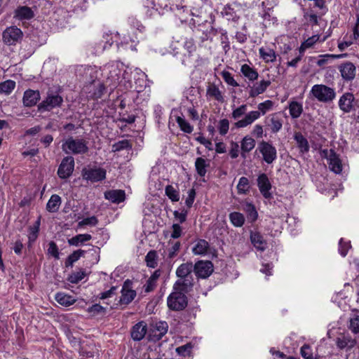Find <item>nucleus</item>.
<instances>
[{
    "label": "nucleus",
    "mask_w": 359,
    "mask_h": 359,
    "mask_svg": "<svg viewBox=\"0 0 359 359\" xmlns=\"http://www.w3.org/2000/svg\"><path fill=\"white\" fill-rule=\"evenodd\" d=\"M23 34L20 29L16 26H11L6 28L3 32V41L8 45H15L22 38Z\"/></svg>",
    "instance_id": "8"
},
{
    "label": "nucleus",
    "mask_w": 359,
    "mask_h": 359,
    "mask_svg": "<svg viewBox=\"0 0 359 359\" xmlns=\"http://www.w3.org/2000/svg\"><path fill=\"white\" fill-rule=\"evenodd\" d=\"M241 72L245 77L251 81H254L258 79L259 74L257 71L247 64H244L241 66Z\"/></svg>",
    "instance_id": "33"
},
{
    "label": "nucleus",
    "mask_w": 359,
    "mask_h": 359,
    "mask_svg": "<svg viewBox=\"0 0 359 359\" xmlns=\"http://www.w3.org/2000/svg\"><path fill=\"white\" fill-rule=\"evenodd\" d=\"M344 55H333V54H325L319 56V59L316 62V64L319 67H323L326 65L328 62L329 58H341Z\"/></svg>",
    "instance_id": "55"
},
{
    "label": "nucleus",
    "mask_w": 359,
    "mask_h": 359,
    "mask_svg": "<svg viewBox=\"0 0 359 359\" xmlns=\"http://www.w3.org/2000/svg\"><path fill=\"white\" fill-rule=\"evenodd\" d=\"M168 325L165 321H159L155 323L151 330L152 338L158 341L168 332Z\"/></svg>",
    "instance_id": "21"
},
{
    "label": "nucleus",
    "mask_w": 359,
    "mask_h": 359,
    "mask_svg": "<svg viewBox=\"0 0 359 359\" xmlns=\"http://www.w3.org/2000/svg\"><path fill=\"white\" fill-rule=\"evenodd\" d=\"M310 93L318 101L323 103L332 102L336 97L335 90L324 84L313 86Z\"/></svg>",
    "instance_id": "2"
},
{
    "label": "nucleus",
    "mask_w": 359,
    "mask_h": 359,
    "mask_svg": "<svg viewBox=\"0 0 359 359\" xmlns=\"http://www.w3.org/2000/svg\"><path fill=\"white\" fill-rule=\"evenodd\" d=\"M81 175L84 180L97 182L106 178V170L102 168H85L82 170Z\"/></svg>",
    "instance_id": "7"
},
{
    "label": "nucleus",
    "mask_w": 359,
    "mask_h": 359,
    "mask_svg": "<svg viewBox=\"0 0 359 359\" xmlns=\"http://www.w3.org/2000/svg\"><path fill=\"white\" fill-rule=\"evenodd\" d=\"M132 144L128 140H123L112 145V151L116 152L123 149H131Z\"/></svg>",
    "instance_id": "52"
},
{
    "label": "nucleus",
    "mask_w": 359,
    "mask_h": 359,
    "mask_svg": "<svg viewBox=\"0 0 359 359\" xmlns=\"http://www.w3.org/2000/svg\"><path fill=\"white\" fill-rule=\"evenodd\" d=\"M260 57L266 62H273L276 60L275 51L270 48L261 47L259 49Z\"/></svg>",
    "instance_id": "30"
},
{
    "label": "nucleus",
    "mask_w": 359,
    "mask_h": 359,
    "mask_svg": "<svg viewBox=\"0 0 359 359\" xmlns=\"http://www.w3.org/2000/svg\"><path fill=\"white\" fill-rule=\"evenodd\" d=\"M223 15L226 17L228 20L237 21L240 16L237 14L234 8L232 6H226L222 12Z\"/></svg>",
    "instance_id": "50"
},
{
    "label": "nucleus",
    "mask_w": 359,
    "mask_h": 359,
    "mask_svg": "<svg viewBox=\"0 0 359 359\" xmlns=\"http://www.w3.org/2000/svg\"><path fill=\"white\" fill-rule=\"evenodd\" d=\"M250 182L247 177H241L237 184L238 194H247L250 191Z\"/></svg>",
    "instance_id": "45"
},
{
    "label": "nucleus",
    "mask_w": 359,
    "mask_h": 359,
    "mask_svg": "<svg viewBox=\"0 0 359 359\" xmlns=\"http://www.w3.org/2000/svg\"><path fill=\"white\" fill-rule=\"evenodd\" d=\"M289 111L292 118H297L303 112L302 104L297 101H292L289 104Z\"/></svg>",
    "instance_id": "38"
},
{
    "label": "nucleus",
    "mask_w": 359,
    "mask_h": 359,
    "mask_svg": "<svg viewBox=\"0 0 359 359\" xmlns=\"http://www.w3.org/2000/svg\"><path fill=\"white\" fill-rule=\"evenodd\" d=\"M86 276V272L83 269L73 272L69 275L68 280L72 283H78Z\"/></svg>",
    "instance_id": "54"
},
{
    "label": "nucleus",
    "mask_w": 359,
    "mask_h": 359,
    "mask_svg": "<svg viewBox=\"0 0 359 359\" xmlns=\"http://www.w3.org/2000/svg\"><path fill=\"white\" fill-rule=\"evenodd\" d=\"M104 197L114 203H120L125 201L126 194L121 189L110 190L104 193Z\"/></svg>",
    "instance_id": "24"
},
{
    "label": "nucleus",
    "mask_w": 359,
    "mask_h": 359,
    "mask_svg": "<svg viewBox=\"0 0 359 359\" xmlns=\"http://www.w3.org/2000/svg\"><path fill=\"white\" fill-rule=\"evenodd\" d=\"M106 91V88L104 83H99L95 88L93 92H89L88 97L93 100H97L101 98Z\"/></svg>",
    "instance_id": "48"
},
{
    "label": "nucleus",
    "mask_w": 359,
    "mask_h": 359,
    "mask_svg": "<svg viewBox=\"0 0 359 359\" xmlns=\"http://www.w3.org/2000/svg\"><path fill=\"white\" fill-rule=\"evenodd\" d=\"M62 203V198L57 194L50 196L46 204V210L49 212H56Z\"/></svg>",
    "instance_id": "29"
},
{
    "label": "nucleus",
    "mask_w": 359,
    "mask_h": 359,
    "mask_svg": "<svg viewBox=\"0 0 359 359\" xmlns=\"http://www.w3.org/2000/svg\"><path fill=\"white\" fill-rule=\"evenodd\" d=\"M63 102V98L57 93L48 91L47 96L39 105V111H49L54 108L61 107Z\"/></svg>",
    "instance_id": "4"
},
{
    "label": "nucleus",
    "mask_w": 359,
    "mask_h": 359,
    "mask_svg": "<svg viewBox=\"0 0 359 359\" xmlns=\"http://www.w3.org/2000/svg\"><path fill=\"white\" fill-rule=\"evenodd\" d=\"M273 102L271 100H266L258 104V111L260 112V115H264L268 111H269L273 107Z\"/></svg>",
    "instance_id": "57"
},
{
    "label": "nucleus",
    "mask_w": 359,
    "mask_h": 359,
    "mask_svg": "<svg viewBox=\"0 0 359 359\" xmlns=\"http://www.w3.org/2000/svg\"><path fill=\"white\" fill-rule=\"evenodd\" d=\"M16 83L14 81L8 79L0 83V94L10 95L15 89Z\"/></svg>",
    "instance_id": "41"
},
{
    "label": "nucleus",
    "mask_w": 359,
    "mask_h": 359,
    "mask_svg": "<svg viewBox=\"0 0 359 359\" xmlns=\"http://www.w3.org/2000/svg\"><path fill=\"white\" fill-rule=\"evenodd\" d=\"M87 144L83 139L69 137L62 141V149L67 154H84L88 151Z\"/></svg>",
    "instance_id": "1"
},
{
    "label": "nucleus",
    "mask_w": 359,
    "mask_h": 359,
    "mask_svg": "<svg viewBox=\"0 0 359 359\" xmlns=\"http://www.w3.org/2000/svg\"><path fill=\"white\" fill-rule=\"evenodd\" d=\"M229 219L236 227H241L245 223L244 215L238 212H233L229 214Z\"/></svg>",
    "instance_id": "43"
},
{
    "label": "nucleus",
    "mask_w": 359,
    "mask_h": 359,
    "mask_svg": "<svg viewBox=\"0 0 359 359\" xmlns=\"http://www.w3.org/2000/svg\"><path fill=\"white\" fill-rule=\"evenodd\" d=\"M194 271L198 278H207L213 272V264L210 261H198L194 265Z\"/></svg>",
    "instance_id": "10"
},
{
    "label": "nucleus",
    "mask_w": 359,
    "mask_h": 359,
    "mask_svg": "<svg viewBox=\"0 0 359 359\" xmlns=\"http://www.w3.org/2000/svg\"><path fill=\"white\" fill-rule=\"evenodd\" d=\"M255 147V140L247 135L245 136L241 142V156L245 158V154L252 151Z\"/></svg>",
    "instance_id": "28"
},
{
    "label": "nucleus",
    "mask_w": 359,
    "mask_h": 359,
    "mask_svg": "<svg viewBox=\"0 0 359 359\" xmlns=\"http://www.w3.org/2000/svg\"><path fill=\"white\" fill-rule=\"evenodd\" d=\"M184 48L189 53V56L193 55L196 50V46L194 40L191 38L187 39L184 41Z\"/></svg>",
    "instance_id": "58"
},
{
    "label": "nucleus",
    "mask_w": 359,
    "mask_h": 359,
    "mask_svg": "<svg viewBox=\"0 0 359 359\" xmlns=\"http://www.w3.org/2000/svg\"><path fill=\"white\" fill-rule=\"evenodd\" d=\"M34 15L32 10L26 6H19L14 12V18L20 20H30Z\"/></svg>",
    "instance_id": "26"
},
{
    "label": "nucleus",
    "mask_w": 359,
    "mask_h": 359,
    "mask_svg": "<svg viewBox=\"0 0 359 359\" xmlns=\"http://www.w3.org/2000/svg\"><path fill=\"white\" fill-rule=\"evenodd\" d=\"M91 235L88 233L78 234L69 239L68 243L69 245L79 246L80 245L84 243L85 242L91 240Z\"/></svg>",
    "instance_id": "35"
},
{
    "label": "nucleus",
    "mask_w": 359,
    "mask_h": 359,
    "mask_svg": "<svg viewBox=\"0 0 359 359\" xmlns=\"http://www.w3.org/2000/svg\"><path fill=\"white\" fill-rule=\"evenodd\" d=\"M74 159L72 156L65 157L59 165L57 175L61 179L69 177L74 170Z\"/></svg>",
    "instance_id": "9"
},
{
    "label": "nucleus",
    "mask_w": 359,
    "mask_h": 359,
    "mask_svg": "<svg viewBox=\"0 0 359 359\" xmlns=\"http://www.w3.org/2000/svg\"><path fill=\"white\" fill-rule=\"evenodd\" d=\"M219 133L221 135H225L229 129V121L226 118L221 119L217 126Z\"/></svg>",
    "instance_id": "60"
},
{
    "label": "nucleus",
    "mask_w": 359,
    "mask_h": 359,
    "mask_svg": "<svg viewBox=\"0 0 359 359\" xmlns=\"http://www.w3.org/2000/svg\"><path fill=\"white\" fill-rule=\"evenodd\" d=\"M207 94L219 102H224L222 93L219 88L215 85H211L208 87L207 89Z\"/></svg>",
    "instance_id": "47"
},
{
    "label": "nucleus",
    "mask_w": 359,
    "mask_h": 359,
    "mask_svg": "<svg viewBox=\"0 0 359 359\" xmlns=\"http://www.w3.org/2000/svg\"><path fill=\"white\" fill-rule=\"evenodd\" d=\"M40 224L41 218L39 217L32 226L29 227L28 239L29 243H32L36 240L39 232Z\"/></svg>",
    "instance_id": "36"
},
{
    "label": "nucleus",
    "mask_w": 359,
    "mask_h": 359,
    "mask_svg": "<svg viewBox=\"0 0 359 359\" xmlns=\"http://www.w3.org/2000/svg\"><path fill=\"white\" fill-rule=\"evenodd\" d=\"M348 328L353 334H359V316H356L350 320Z\"/></svg>",
    "instance_id": "64"
},
{
    "label": "nucleus",
    "mask_w": 359,
    "mask_h": 359,
    "mask_svg": "<svg viewBox=\"0 0 359 359\" xmlns=\"http://www.w3.org/2000/svg\"><path fill=\"white\" fill-rule=\"evenodd\" d=\"M128 24L133 29H135L140 32L144 30V27L134 17H130L128 20Z\"/></svg>",
    "instance_id": "63"
},
{
    "label": "nucleus",
    "mask_w": 359,
    "mask_h": 359,
    "mask_svg": "<svg viewBox=\"0 0 359 359\" xmlns=\"http://www.w3.org/2000/svg\"><path fill=\"white\" fill-rule=\"evenodd\" d=\"M323 154L327 160L330 170L335 174H340L343 170V165L339 156L333 149H324Z\"/></svg>",
    "instance_id": "5"
},
{
    "label": "nucleus",
    "mask_w": 359,
    "mask_h": 359,
    "mask_svg": "<svg viewBox=\"0 0 359 359\" xmlns=\"http://www.w3.org/2000/svg\"><path fill=\"white\" fill-rule=\"evenodd\" d=\"M243 210L247 213V217L249 222H254L257 219L258 213L253 204L251 203H246Z\"/></svg>",
    "instance_id": "42"
},
{
    "label": "nucleus",
    "mask_w": 359,
    "mask_h": 359,
    "mask_svg": "<svg viewBox=\"0 0 359 359\" xmlns=\"http://www.w3.org/2000/svg\"><path fill=\"white\" fill-rule=\"evenodd\" d=\"M133 283L130 280L127 279L123 285L121 289V296L120 297V303L123 304H130L136 297V291L132 289Z\"/></svg>",
    "instance_id": "12"
},
{
    "label": "nucleus",
    "mask_w": 359,
    "mask_h": 359,
    "mask_svg": "<svg viewBox=\"0 0 359 359\" xmlns=\"http://www.w3.org/2000/svg\"><path fill=\"white\" fill-rule=\"evenodd\" d=\"M339 107L344 113H349L355 109V99L351 93H344L339 100Z\"/></svg>",
    "instance_id": "13"
},
{
    "label": "nucleus",
    "mask_w": 359,
    "mask_h": 359,
    "mask_svg": "<svg viewBox=\"0 0 359 359\" xmlns=\"http://www.w3.org/2000/svg\"><path fill=\"white\" fill-rule=\"evenodd\" d=\"M221 75H222L223 79L224 80V81L229 86H231L233 87H237L239 86L238 83H237V81L233 79L232 74L229 72L223 71L221 73Z\"/></svg>",
    "instance_id": "59"
},
{
    "label": "nucleus",
    "mask_w": 359,
    "mask_h": 359,
    "mask_svg": "<svg viewBox=\"0 0 359 359\" xmlns=\"http://www.w3.org/2000/svg\"><path fill=\"white\" fill-rule=\"evenodd\" d=\"M257 182L259 190L263 197L266 199H271L272 198V194L270 192V190L271 189L272 186L266 174H260L257 177Z\"/></svg>",
    "instance_id": "14"
},
{
    "label": "nucleus",
    "mask_w": 359,
    "mask_h": 359,
    "mask_svg": "<svg viewBox=\"0 0 359 359\" xmlns=\"http://www.w3.org/2000/svg\"><path fill=\"white\" fill-rule=\"evenodd\" d=\"M270 122L271 123L269 126L271 127V130L272 133H276L282 128L283 121L276 114H273L271 116Z\"/></svg>",
    "instance_id": "49"
},
{
    "label": "nucleus",
    "mask_w": 359,
    "mask_h": 359,
    "mask_svg": "<svg viewBox=\"0 0 359 359\" xmlns=\"http://www.w3.org/2000/svg\"><path fill=\"white\" fill-rule=\"evenodd\" d=\"M147 331V324L143 321L139 322L133 327L131 337L135 341H140L144 337Z\"/></svg>",
    "instance_id": "23"
},
{
    "label": "nucleus",
    "mask_w": 359,
    "mask_h": 359,
    "mask_svg": "<svg viewBox=\"0 0 359 359\" xmlns=\"http://www.w3.org/2000/svg\"><path fill=\"white\" fill-rule=\"evenodd\" d=\"M260 117V112L257 111H251L245 117L235 123L237 128H242L251 125L255 121Z\"/></svg>",
    "instance_id": "22"
},
{
    "label": "nucleus",
    "mask_w": 359,
    "mask_h": 359,
    "mask_svg": "<svg viewBox=\"0 0 359 359\" xmlns=\"http://www.w3.org/2000/svg\"><path fill=\"white\" fill-rule=\"evenodd\" d=\"M157 252L155 250H150L145 257L147 266L149 268L154 269L157 266Z\"/></svg>",
    "instance_id": "51"
},
{
    "label": "nucleus",
    "mask_w": 359,
    "mask_h": 359,
    "mask_svg": "<svg viewBox=\"0 0 359 359\" xmlns=\"http://www.w3.org/2000/svg\"><path fill=\"white\" fill-rule=\"evenodd\" d=\"M106 69L109 71L106 83L113 90L123 81L120 80L121 70L116 65H114L106 67Z\"/></svg>",
    "instance_id": "11"
},
{
    "label": "nucleus",
    "mask_w": 359,
    "mask_h": 359,
    "mask_svg": "<svg viewBox=\"0 0 359 359\" xmlns=\"http://www.w3.org/2000/svg\"><path fill=\"white\" fill-rule=\"evenodd\" d=\"M48 254L50 255L56 259H60L58 248L54 241H50L48 243Z\"/></svg>",
    "instance_id": "62"
},
{
    "label": "nucleus",
    "mask_w": 359,
    "mask_h": 359,
    "mask_svg": "<svg viewBox=\"0 0 359 359\" xmlns=\"http://www.w3.org/2000/svg\"><path fill=\"white\" fill-rule=\"evenodd\" d=\"M86 252V250L81 249L74 251L71 255H69L67 257L65 261V266H72L74 263L78 261L80 259V257H83Z\"/></svg>",
    "instance_id": "40"
},
{
    "label": "nucleus",
    "mask_w": 359,
    "mask_h": 359,
    "mask_svg": "<svg viewBox=\"0 0 359 359\" xmlns=\"http://www.w3.org/2000/svg\"><path fill=\"white\" fill-rule=\"evenodd\" d=\"M356 339L349 334H342L336 339V345L337 348L341 350H351L356 345Z\"/></svg>",
    "instance_id": "17"
},
{
    "label": "nucleus",
    "mask_w": 359,
    "mask_h": 359,
    "mask_svg": "<svg viewBox=\"0 0 359 359\" xmlns=\"http://www.w3.org/2000/svg\"><path fill=\"white\" fill-rule=\"evenodd\" d=\"M209 166V163L203 158L198 157L195 161V168L198 175L204 177L207 172L206 168Z\"/></svg>",
    "instance_id": "39"
},
{
    "label": "nucleus",
    "mask_w": 359,
    "mask_h": 359,
    "mask_svg": "<svg viewBox=\"0 0 359 359\" xmlns=\"http://www.w3.org/2000/svg\"><path fill=\"white\" fill-rule=\"evenodd\" d=\"M86 82H93L97 76V71L95 67L81 66L76 69Z\"/></svg>",
    "instance_id": "19"
},
{
    "label": "nucleus",
    "mask_w": 359,
    "mask_h": 359,
    "mask_svg": "<svg viewBox=\"0 0 359 359\" xmlns=\"http://www.w3.org/2000/svg\"><path fill=\"white\" fill-rule=\"evenodd\" d=\"M169 243H171L172 245L168 248V256L170 259H172L177 255V252L180 248L181 243L180 241H176L175 243H171L169 241Z\"/></svg>",
    "instance_id": "61"
},
{
    "label": "nucleus",
    "mask_w": 359,
    "mask_h": 359,
    "mask_svg": "<svg viewBox=\"0 0 359 359\" xmlns=\"http://www.w3.org/2000/svg\"><path fill=\"white\" fill-rule=\"evenodd\" d=\"M176 122L180 130L184 133L190 134L194 130V127L184 118V116H177Z\"/></svg>",
    "instance_id": "44"
},
{
    "label": "nucleus",
    "mask_w": 359,
    "mask_h": 359,
    "mask_svg": "<svg viewBox=\"0 0 359 359\" xmlns=\"http://www.w3.org/2000/svg\"><path fill=\"white\" fill-rule=\"evenodd\" d=\"M165 195L172 202H177L180 200V192L172 185H167L165 189Z\"/></svg>",
    "instance_id": "46"
},
{
    "label": "nucleus",
    "mask_w": 359,
    "mask_h": 359,
    "mask_svg": "<svg viewBox=\"0 0 359 359\" xmlns=\"http://www.w3.org/2000/svg\"><path fill=\"white\" fill-rule=\"evenodd\" d=\"M191 14L196 18L191 19L192 24L194 26H200L201 24L208 22L205 13L203 12L202 9L199 11L194 8L191 11Z\"/></svg>",
    "instance_id": "34"
},
{
    "label": "nucleus",
    "mask_w": 359,
    "mask_h": 359,
    "mask_svg": "<svg viewBox=\"0 0 359 359\" xmlns=\"http://www.w3.org/2000/svg\"><path fill=\"white\" fill-rule=\"evenodd\" d=\"M55 300L61 305L69 306L74 304L76 299L72 295L64 292H57L55 297Z\"/></svg>",
    "instance_id": "32"
},
{
    "label": "nucleus",
    "mask_w": 359,
    "mask_h": 359,
    "mask_svg": "<svg viewBox=\"0 0 359 359\" xmlns=\"http://www.w3.org/2000/svg\"><path fill=\"white\" fill-rule=\"evenodd\" d=\"M193 348V345L191 343H187L184 345L180 346L176 348L177 353L182 357H186L190 355L191 351Z\"/></svg>",
    "instance_id": "53"
},
{
    "label": "nucleus",
    "mask_w": 359,
    "mask_h": 359,
    "mask_svg": "<svg viewBox=\"0 0 359 359\" xmlns=\"http://www.w3.org/2000/svg\"><path fill=\"white\" fill-rule=\"evenodd\" d=\"M209 249V243L203 239L199 240L192 249L194 255H205Z\"/></svg>",
    "instance_id": "37"
},
{
    "label": "nucleus",
    "mask_w": 359,
    "mask_h": 359,
    "mask_svg": "<svg viewBox=\"0 0 359 359\" xmlns=\"http://www.w3.org/2000/svg\"><path fill=\"white\" fill-rule=\"evenodd\" d=\"M339 70L344 80L352 81L355 76L356 69L351 62H346L339 67Z\"/></svg>",
    "instance_id": "16"
},
{
    "label": "nucleus",
    "mask_w": 359,
    "mask_h": 359,
    "mask_svg": "<svg viewBox=\"0 0 359 359\" xmlns=\"http://www.w3.org/2000/svg\"><path fill=\"white\" fill-rule=\"evenodd\" d=\"M41 95L39 90H27L25 91L22 102L25 107H30L36 104L40 100Z\"/></svg>",
    "instance_id": "18"
},
{
    "label": "nucleus",
    "mask_w": 359,
    "mask_h": 359,
    "mask_svg": "<svg viewBox=\"0 0 359 359\" xmlns=\"http://www.w3.org/2000/svg\"><path fill=\"white\" fill-rule=\"evenodd\" d=\"M250 241L253 246L259 251H264L267 248V243L263 236L258 231L250 232Z\"/></svg>",
    "instance_id": "20"
},
{
    "label": "nucleus",
    "mask_w": 359,
    "mask_h": 359,
    "mask_svg": "<svg viewBox=\"0 0 359 359\" xmlns=\"http://www.w3.org/2000/svg\"><path fill=\"white\" fill-rule=\"evenodd\" d=\"M257 150L262 155L263 161L267 164H271L277 158L276 147L268 142H259Z\"/></svg>",
    "instance_id": "6"
},
{
    "label": "nucleus",
    "mask_w": 359,
    "mask_h": 359,
    "mask_svg": "<svg viewBox=\"0 0 359 359\" xmlns=\"http://www.w3.org/2000/svg\"><path fill=\"white\" fill-rule=\"evenodd\" d=\"M270 81L262 80L259 83H255L250 88L249 95L251 97H255L256 96L263 93L266 88L270 86Z\"/></svg>",
    "instance_id": "25"
},
{
    "label": "nucleus",
    "mask_w": 359,
    "mask_h": 359,
    "mask_svg": "<svg viewBox=\"0 0 359 359\" xmlns=\"http://www.w3.org/2000/svg\"><path fill=\"white\" fill-rule=\"evenodd\" d=\"M107 309L100 304H95L91 306L88 307L87 311L93 316H97L99 314H104Z\"/></svg>",
    "instance_id": "56"
},
{
    "label": "nucleus",
    "mask_w": 359,
    "mask_h": 359,
    "mask_svg": "<svg viewBox=\"0 0 359 359\" xmlns=\"http://www.w3.org/2000/svg\"><path fill=\"white\" fill-rule=\"evenodd\" d=\"M294 139L297 142V147L302 153L308 152L309 150V144L306 137L300 133H295L294 135Z\"/></svg>",
    "instance_id": "31"
},
{
    "label": "nucleus",
    "mask_w": 359,
    "mask_h": 359,
    "mask_svg": "<svg viewBox=\"0 0 359 359\" xmlns=\"http://www.w3.org/2000/svg\"><path fill=\"white\" fill-rule=\"evenodd\" d=\"M194 285L193 276L179 278L173 285L175 290H178L184 293H188L192 290Z\"/></svg>",
    "instance_id": "15"
},
{
    "label": "nucleus",
    "mask_w": 359,
    "mask_h": 359,
    "mask_svg": "<svg viewBox=\"0 0 359 359\" xmlns=\"http://www.w3.org/2000/svg\"><path fill=\"white\" fill-rule=\"evenodd\" d=\"M192 271H194V265L191 262L183 263L177 267L176 276L179 278L192 276Z\"/></svg>",
    "instance_id": "27"
},
{
    "label": "nucleus",
    "mask_w": 359,
    "mask_h": 359,
    "mask_svg": "<svg viewBox=\"0 0 359 359\" xmlns=\"http://www.w3.org/2000/svg\"><path fill=\"white\" fill-rule=\"evenodd\" d=\"M167 305L172 311H183L188 305L187 297L185 293L172 287V292L167 298Z\"/></svg>",
    "instance_id": "3"
}]
</instances>
